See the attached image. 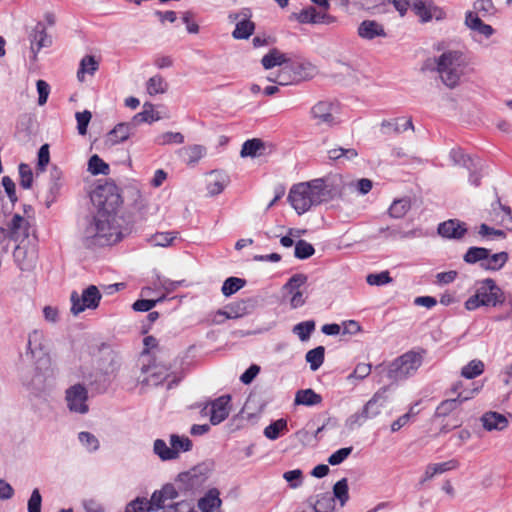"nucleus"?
Returning a JSON list of instances; mask_svg holds the SVG:
<instances>
[{
  "mask_svg": "<svg viewBox=\"0 0 512 512\" xmlns=\"http://www.w3.org/2000/svg\"><path fill=\"white\" fill-rule=\"evenodd\" d=\"M96 213L85 219L82 242L86 248L110 246L122 238L116 217L122 204L118 187L114 183L99 185L90 195Z\"/></svg>",
  "mask_w": 512,
  "mask_h": 512,
  "instance_id": "1",
  "label": "nucleus"
},
{
  "mask_svg": "<svg viewBox=\"0 0 512 512\" xmlns=\"http://www.w3.org/2000/svg\"><path fill=\"white\" fill-rule=\"evenodd\" d=\"M430 62L431 59L427 60L423 69L436 71L442 83L449 89H454L460 84L468 66L465 54L459 50L444 51L433 59V65Z\"/></svg>",
  "mask_w": 512,
  "mask_h": 512,
  "instance_id": "2",
  "label": "nucleus"
},
{
  "mask_svg": "<svg viewBox=\"0 0 512 512\" xmlns=\"http://www.w3.org/2000/svg\"><path fill=\"white\" fill-rule=\"evenodd\" d=\"M329 198L330 192L322 178L294 185L288 195L290 204L299 215L308 211L313 205H318Z\"/></svg>",
  "mask_w": 512,
  "mask_h": 512,
  "instance_id": "3",
  "label": "nucleus"
},
{
  "mask_svg": "<svg viewBox=\"0 0 512 512\" xmlns=\"http://www.w3.org/2000/svg\"><path fill=\"white\" fill-rule=\"evenodd\" d=\"M423 357L415 351H408L394 359L387 367L379 365L376 370L386 372V376L392 382L405 380L412 376L421 366Z\"/></svg>",
  "mask_w": 512,
  "mask_h": 512,
  "instance_id": "4",
  "label": "nucleus"
},
{
  "mask_svg": "<svg viewBox=\"0 0 512 512\" xmlns=\"http://www.w3.org/2000/svg\"><path fill=\"white\" fill-rule=\"evenodd\" d=\"M208 468L205 464H200L189 471L182 472L176 479L178 489L184 495H194L200 491L208 479Z\"/></svg>",
  "mask_w": 512,
  "mask_h": 512,
  "instance_id": "5",
  "label": "nucleus"
},
{
  "mask_svg": "<svg viewBox=\"0 0 512 512\" xmlns=\"http://www.w3.org/2000/svg\"><path fill=\"white\" fill-rule=\"evenodd\" d=\"M102 296L99 289L95 285H90L79 295L73 291L70 296L71 312L78 315L86 309H96L99 306Z\"/></svg>",
  "mask_w": 512,
  "mask_h": 512,
  "instance_id": "6",
  "label": "nucleus"
},
{
  "mask_svg": "<svg viewBox=\"0 0 512 512\" xmlns=\"http://www.w3.org/2000/svg\"><path fill=\"white\" fill-rule=\"evenodd\" d=\"M310 114L316 125L332 127L339 122V105L333 101H319L311 108Z\"/></svg>",
  "mask_w": 512,
  "mask_h": 512,
  "instance_id": "7",
  "label": "nucleus"
},
{
  "mask_svg": "<svg viewBox=\"0 0 512 512\" xmlns=\"http://www.w3.org/2000/svg\"><path fill=\"white\" fill-rule=\"evenodd\" d=\"M476 294L484 306L496 307L505 301L504 292L491 278L478 282Z\"/></svg>",
  "mask_w": 512,
  "mask_h": 512,
  "instance_id": "8",
  "label": "nucleus"
},
{
  "mask_svg": "<svg viewBox=\"0 0 512 512\" xmlns=\"http://www.w3.org/2000/svg\"><path fill=\"white\" fill-rule=\"evenodd\" d=\"M65 400L70 412L86 414L89 411L87 404L88 391L86 387L80 383L70 386L65 391Z\"/></svg>",
  "mask_w": 512,
  "mask_h": 512,
  "instance_id": "9",
  "label": "nucleus"
},
{
  "mask_svg": "<svg viewBox=\"0 0 512 512\" xmlns=\"http://www.w3.org/2000/svg\"><path fill=\"white\" fill-rule=\"evenodd\" d=\"M231 401L230 395H222L210 403V422L212 425H218L223 422L230 412L229 403ZM209 404H206L202 409V413L207 414Z\"/></svg>",
  "mask_w": 512,
  "mask_h": 512,
  "instance_id": "10",
  "label": "nucleus"
},
{
  "mask_svg": "<svg viewBox=\"0 0 512 512\" xmlns=\"http://www.w3.org/2000/svg\"><path fill=\"white\" fill-rule=\"evenodd\" d=\"M169 370L170 367L166 365H159L156 363L148 366L144 365L141 368V371L147 376L143 379H139V382L142 386H159L168 378Z\"/></svg>",
  "mask_w": 512,
  "mask_h": 512,
  "instance_id": "11",
  "label": "nucleus"
},
{
  "mask_svg": "<svg viewBox=\"0 0 512 512\" xmlns=\"http://www.w3.org/2000/svg\"><path fill=\"white\" fill-rule=\"evenodd\" d=\"M412 10L422 22H428L433 18L441 20L445 15L443 10L431 0H413Z\"/></svg>",
  "mask_w": 512,
  "mask_h": 512,
  "instance_id": "12",
  "label": "nucleus"
},
{
  "mask_svg": "<svg viewBox=\"0 0 512 512\" xmlns=\"http://www.w3.org/2000/svg\"><path fill=\"white\" fill-rule=\"evenodd\" d=\"M251 15V10L249 8H243L239 14L229 16L234 20H237L240 16L242 17V19L236 24L232 33V36L235 39H248L253 34L255 25L249 20Z\"/></svg>",
  "mask_w": 512,
  "mask_h": 512,
  "instance_id": "13",
  "label": "nucleus"
},
{
  "mask_svg": "<svg viewBox=\"0 0 512 512\" xmlns=\"http://www.w3.org/2000/svg\"><path fill=\"white\" fill-rule=\"evenodd\" d=\"M467 227L464 222L458 219H449L438 225V234L446 239L460 240L467 233Z\"/></svg>",
  "mask_w": 512,
  "mask_h": 512,
  "instance_id": "14",
  "label": "nucleus"
},
{
  "mask_svg": "<svg viewBox=\"0 0 512 512\" xmlns=\"http://www.w3.org/2000/svg\"><path fill=\"white\" fill-rule=\"evenodd\" d=\"M288 66L295 82H301L313 78L317 74V68L306 60L289 59Z\"/></svg>",
  "mask_w": 512,
  "mask_h": 512,
  "instance_id": "15",
  "label": "nucleus"
},
{
  "mask_svg": "<svg viewBox=\"0 0 512 512\" xmlns=\"http://www.w3.org/2000/svg\"><path fill=\"white\" fill-rule=\"evenodd\" d=\"M31 42V52L33 54L32 59L36 60L38 51L43 47L51 45L52 40L46 32V28L43 23L38 22L29 36Z\"/></svg>",
  "mask_w": 512,
  "mask_h": 512,
  "instance_id": "16",
  "label": "nucleus"
},
{
  "mask_svg": "<svg viewBox=\"0 0 512 512\" xmlns=\"http://www.w3.org/2000/svg\"><path fill=\"white\" fill-rule=\"evenodd\" d=\"M359 37L365 40H373L376 37H386L387 34L382 24L375 20L362 21L357 29Z\"/></svg>",
  "mask_w": 512,
  "mask_h": 512,
  "instance_id": "17",
  "label": "nucleus"
},
{
  "mask_svg": "<svg viewBox=\"0 0 512 512\" xmlns=\"http://www.w3.org/2000/svg\"><path fill=\"white\" fill-rule=\"evenodd\" d=\"M387 387L378 390L373 397L363 406L364 414L369 419L378 416L381 413V409L387 403Z\"/></svg>",
  "mask_w": 512,
  "mask_h": 512,
  "instance_id": "18",
  "label": "nucleus"
},
{
  "mask_svg": "<svg viewBox=\"0 0 512 512\" xmlns=\"http://www.w3.org/2000/svg\"><path fill=\"white\" fill-rule=\"evenodd\" d=\"M379 233L384 234L386 239H409L422 237L424 234L420 228H414L408 231L402 229L400 225L391 227H382L379 229Z\"/></svg>",
  "mask_w": 512,
  "mask_h": 512,
  "instance_id": "19",
  "label": "nucleus"
},
{
  "mask_svg": "<svg viewBox=\"0 0 512 512\" xmlns=\"http://www.w3.org/2000/svg\"><path fill=\"white\" fill-rule=\"evenodd\" d=\"M132 122H122L117 124L107 136V141L111 143V145H116L126 141L130 135L133 133Z\"/></svg>",
  "mask_w": 512,
  "mask_h": 512,
  "instance_id": "20",
  "label": "nucleus"
},
{
  "mask_svg": "<svg viewBox=\"0 0 512 512\" xmlns=\"http://www.w3.org/2000/svg\"><path fill=\"white\" fill-rule=\"evenodd\" d=\"M465 25L472 31H475L485 38L493 35L494 29L491 25L485 24L475 13L466 12Z\"/></svg>",
  "mask_w": 512,
  "mask_h": 512,
  "instance_id": "21",
  "label": "nucleus"
},
{
  "mask_svg": "<svg viewBox=\"0 0 512 512\" xmlns=\"http://www.w3.org/2000/svg\"><path fill=\"white\" fill-rule=\"evenodd\" d=\"M217 488L209 489L208 492L198 500V507L202 512H213L222 504Z\"/></svg>",
  "mask_w": 512,
  "mask_h": 512,
  "instance_id": "22",
  "label": "nucleus"
},
{
  "mask_svg": "<svg viewBox=\"0 0 512 512\" xmlns=\"http://www.w3.org/2000/svg\"><path fill=\"white\" fill-rule=\"evenodd\" d=\"M483 427L488 430H503L508 426L507 418L498 412H487L481 418Z\"/></svg>",
  "mask_w": 512,
  "mask_h": 512,
  "instance_id": "23",
  "label": "nucleus"
},
{
  "mask_svg": "<svg viewBox=\"0 0 512 512\" xmlns=\"http://www.w3.org/2000/svg\"><path fill=\"white\" fill-rule=\"evenodd\" d=\"M160 120L159 113L154 110V105L150 102H145L143 105V110L131 119L133 128H136L138 125L142 123H152L154 121Z\"/></svg>",
  "mask_w": 512,
  "mask_h": 512,
  "instance_id": "24",
  "label": "nucleus"
},
{
  "mask_svg": "<svg viewBox=\"0 0 512 512\" xmlns=\"http://www.w3.org/2000/svg\"><path fill=\"white\" fill-rule=\"evenodd\" d=\"M62 187V171L56 166L50 170L49 192L46 199L47 207H49L57 198Z\"/></svg>",
  "mask_w": 512,
  "mask_h": 512,
  "instance_id": "25",
  "label": "nucleus"
},
{
  "mask_svg": "<svg viewBox=\"0 0 512 512\" xmlns=\"http://www.w3.org/2000/svg\"><path fill=\"white\" fill-rule=\"evenodd\" d=\"M289 58L285 53L280 52L277 48L271 49L266 55H264L261 59V64L264 69L269 70L276 66H285L288 64Z\"/></svg>",
  "mask_w": 512,
  "mask_h": 512,
  "instance_id": "26",
  "label": "nucleus"
},
{
  "mask_svg": "<svg viewBox=\"0 0 512 512\" xmlns=\"http://www.w3.org/2000/svg\"><path fill=\"white\" fill-rule=\"evenodd\" d=\"M449 157L455 165H461L467 170L480 167V160L471 158L461 148H453L449 153Z\"/></svg>",
  "mask_w": 512,
  "mask_h": 512,
  "instance_id": "27",
  "label": "nucleus"
},
{
  "mask_svg": "<svg viewBox=\"0 0 512 512\" xmlns=\"http://www.w3.org/2000/svg\"><path fill=\"white\" fill-rule=\"evenodd\" d=\"M322 396L316 393L313 389H301L295 394L294 404L304 406H315L322 402Z\"/></svg>",
  "mask_w": 512,
  "mask_h": 512,
  "instance_id": "28",
  "label": "nucleus"
},
{
  "mask_svg": "<svg viewBox=\"0 0 512 512\" xmlns=\"http://www.w3.org/2000/svg\"><path fill=\"white\" fill-rule=\"evenodd\" d=\"M401 118L383 120L381 122V131L383 134H400L408 129L414 130V125L411 118H408L404 124H399Z\"/></svg>",
  "mask_w": 512,
  "mask_h": 512,
  "instance_id": "29",
  "label": "nucleus"
},
{
  "mask_svg": "<svg viewBox=\"0 0 512 512\" xmlns=\"http://www.w3.org/2000/svg\"><path fill=\"white\" fill-rule=\"evenodd\" d=\"M458 467V462L456 460H449L442 463L437 464H429L426 467L424 477L421 479L420 484H423L427 480L432 479L437 474H442L446 471L453 470Z\"/></svg>",
  "mask_w": 512,
  "mask_h": 512,
  "instance_id": "30",
  "label": "nucleus"
},
{
  "mask_svg": "<svg viewBox=\"0 0 512 512\" xmlns=\"http://www.w3.org/2000/svg\"><path fill=\"white\" fill-rule=\"evenodd\" d=\"M265 144L261 139L253 138L245 141L240 151L241 157H260L264 154Z\"/></svg>",
  "mask_w": 512,
  "mask_h": 512,
  "instance_id": "31",
  "label": "nucleus"
},
{
  "mask_svg": "<svg viewBox=\"0 0 512 512\" xmlns=\"http://www.w3.org/2000/svg\"><path fill=\"white\" fill-rule=\"evenodd\" d=\"M211 176L213 179L208 183L207 190L211 196H215L225 189L230 179L226 173L220 171H212Z\"/></svg>",
  "mask_w": 512,
  "mask_h": 512,
  "instance_id": "32",
  "label": "nucleus"
},
{
  "mask_svg": "<svg viewBox=\"0 0 512 512\" xmlns=\"http://www.w3.org/2000/svg\"><path fill=\"white\" fill-rule=\"evenodd\" d=\"M30 224L21 215L15 214L12 217L10 230L11 237L18 240L20 237L27 238L29 236Z\"/></svg>",
  "mask_w": 512,
  "mask_h": 512,
  "instance_id": "33",
  "label": "nucleus"
},
{
  "mask_svg": "<svg viewBox=\"0 0 512 512\" xmlns=\"http://www.w3.org/2000/svg\"><path fill=\"white\" fill-rule=\"evenodd\" d=\"M509 259L508 253L505 251L491 254L488 250V255L485 263L482 264V269L486 271H499L507 263Z\"/></svg>",
  "mask_w": 512,
  "mask_h": 512,
  "instance_id": "34",
  "label": "nucleus"
},
{
  "mask_svg": "<svg viewBox=\"0 0 512 512\" xmlns=\"http://www.w3.org/2000/svg\"><path fill=\"white\" fill-rule=\"evenodd\" d=\"M468 400L466 395H461L460 398L443 400L435 410V417H446L452 413L458 406Z\"/></svg>",
  "mask_w": 512,
  "mask_h": 512,
  "instance_id": "35",
  "label": "nucleus"
},
{
  "mask_svg": "<svg viewBox=\"0 0 512 512\" xmlns=\"http://www.w3.org/2000/svg\"><path fill=\"white\" fill-rule=\"evenodd\" d=\"M488 250L489 249L484 248V247H476V246L470 247L464 254L463 260L467 264L478 263L479 266L482 268V264L485 263V260L487 258Z\"/></svg>",
  "mask_w": 512,
  "mask_h": 512,
  "instance_id": "36",
  "label": "nucleus"
},
{
  "mask_svg": "<svg viewBox=\"0 0 512 512\" xmlns=\"http://www.w3.org/2000/svg\"><path fill=\"white\" fill-rule=\"evenodd\" d=\"M153 451L162 461L177 459L176 451L173 450L171 445L169 447L162 439H156L154 441Z\"/></svg>",
  "mask_w": 512,
  "mask_h": 512,
  "instance_id": "37",
  "label": "nucleus"
},
{
  "mask_svg": "<svg viewBox=\"0 0 512 512\" xmlns=\"http://www.w3.org/2000/svg\"><path fill=\"white\" fill-rule=\"evenodd\" d=\"M319 12L315 6L310 5L292 16L301 24H317Z\"/></svg>",
  "mask_w": 512,
  "mask_h": 512,
  "instance_id": "38",
  "label": "nucleus"
},
{
  "mask_svg": "<svg viewBox=\"0 0 512 512\" xmlns=\"http://www.w3.org/2000/svg\"><path fill=\"white\" fill-rule=\"evenodd\" d=\"M411 208V202L409 198L396 199L390 205L388 213L392 218H402Z\"/></svg>",
  "mask_w": 512,
  "mask_h": 512,
  "instance_id": "39",
  "label": "nucleus"
},
{
  "mask_svg": "<svg viewBox=\"0 0 512 512\" xmlns=\"http://www.w3.org/2000/svg\"><path fill=\"white\" fill-rule=\"evenodd\" d=\"M324 357V346H317L316 348L309 350L305 355V359L310 364V369L312 371H316L320 368L324 362Z\"/></svg>",
  "mask_w": 512,
  "mask_h": 512,
  "instance_id": "40",
  "label": "nucleus"
},
{
  "mask_svg": "<svg viewBox=\"0 0 512 512\" xmlns=\"http://www.w3.org/2000/svg\"><path fill=\"white\" fill-rule=\"evenodd\" d=\"M285 431H287V421L284 418L278 419L270 423L264 429V435L269 440L278 439Z\"/></svg>",
  "mask_w": 512,
  "mask_h": 512,
  "instance_id": "41",
  "label": "nucleus"
},
{
  "mask_svg": "<svg viewBox=\"0 0 512 512\" xmlns=\"http://www.w3.org/2000/svg\"><path fill=\"white\" fill-rule=\"evenodd\" d=\"M248 313V306L245 301L233 303L227 307L225 311H219V315L225 316L227 319H237Z\"/></svg>",
  "mask_w": 512,
  "mask_h": 512,
  "instance_id": "42",
  "label": "nucleus"
},
{
  "mask_svg": "<svg viewBox=\"0 0 512 512\" xmlns=\"http://www.w3.org/2000/svg\"><path fill=\"white\" fill-rule=\"evenodd\" d=\"M99 64L94 56L86 55L80 62V67L77 72V77L80 81H83V75L88 73L93 75L98 70Z\"/></svg>",
  "mask_w": 512,
  "mask_h": 512,
  "instance_id": "43",
  "label": "nucleus"
},
{
  "mask_svg": "<svg viewBox=\"0 0 512 512\" xmlns=\"http://www.w3.org/2000/svg\"><path fill=\"white\" fill-rule=\"evenodd\" d=\"M470 12L475 13L480 18H485L494 15L496 8L492 0H476L473 4V11Z\"/></svg>",
  "mask_w": 512,
  "mask_h": 512,
  "instance_id": "44",
  "label": "nucleus"
},
{
  "mask_svg": "<svg viewBox=\"0 0 512 512\" xmlns=\"http://www.w3.org/2000/svg\"><path fill=\"white\" fill-rule=\"evenodd\" d=\"M170 445L176 451L177 458L180 452H188L192 449V441L187 436H179L177 434L170 435Z\"/></svg>",
  "mask_w": 512,
  "mask_h": 512,
  "instance_id": "45",
  "label": "nucleus"
},
{
  "mask_svg": "<svg viewBox=\"0 0 512 512\" xmlns=\"http://www.w3.org/2000/svg\"><path fill=\"white\" fill-rule=\"evenodd\" d=\"M246 284V280L238 277H228L221 288L224 296L229 297L243 288Z\"/></svg>",
  "mask_w": 512,
  "mask_h": 512,
  "instance_id": "46",
  "label": "nucleus"
},
{
  "mask_svg": "<svg viewBox=\"0 0 512 512\" xmlns=\"http://www.w3.org/2000/svg\"><path fill=\"white\" fill-rule=\"evenodd\" d=\"M334 510V498L329 494H322L320 498L311 504V512H332Z\"/></svg>",
  "mask_w": 512,
  "mask_h": 512,
  "instance_id": "47",
  "label": "nucleus"
},
{
  "mask_svg": "<svg viewBox=\"0 0 512 512\" xmlns=\"http://www.w3.org/2000/svg\"><path fill=\"white\" fill-rule=\"evenodd\" d=\"M88 171L92 175H108L110 168L98 155H93L88 161Z\"/></svg>",
  "mask_w": 512,
  "mask_h": 512,
  "instance_id": "48",
  "label": "nucleus"
},
{
  "mask_svg": "<svg viewBox=\"0 0 512 512\" xmlns=\"http://www.w3.org/2000/svg\"><path fill=\"white\" fill-rule=\"evenodd\" d=\"M484 371V363L480 360L474 359L465 365L461 370V375L466 379H473Z\"/></svg>",
  "mask_w": 512,
  "mask_h": 512,
  "instance_id": "49",
  "label": "nucleus"
},
{
  "mask_svg": "<svg viewBox=\"0 0 512 512\" xmlns=\"http://www.w3.org/2000/svg\"><path fill=\"white\" fill-rule=\"evenodd\" d=\"M315 322L313 320H307L296 324L293 327V332L299 337L301 341H307L312 332L315 330Z\"/></svg>",
  "mask_w": 512,
  "mask_h": 512,
  "instance_id": "50",
  "label": "nucleus"
},
{
  "mask_svg": "<svg viewBox=\"0 0 512 512\" xmlns=\"http://www.w3.org/2000/svg\"><path fill=\"white\" fill-rule=\"evenodd\" d=\"M315 253L313 245L306 240H298L295 243L294 256L300 260L310 258Z\"/></svg>",
  "mask_w": 512,
  "mask_h": 512,
  "instance_id": "51",
  "label": "nucleus"
},
{
  "mask_svg": "<svg viewBox=\"0 0 512 512\" xmlns=\"http://www.w3.org/2000/svg\"><path fill=\"white\" fill-rule=\"evenodd\" d=\"M307 279V276L303 273L294 274L283 286V290L286 291L288 294L301 291L300 288L307 282Z\"/></svg>",
  "mask_w": 512,
  "mask_h": 512,
  "instance_id": "52",
  "label": "nucleus"
},
{
  "mask_svg": "<svg viewBox=\"0 0 512 512\" xmlns=\"http://www.w3.org/2000/svg\"><path fill=\"white\" fill-rule=\"evenodd\" d=\"M334 499H338L340 501L341 506L345 505V503L349 499L348 494V481L346 478H342L337 481L333 486V496Z\"/></svg>",
  "mask_w": 512,
  "mask_h": 512,
  "instance_id": "53",
  "label": "nucleus"
},
{
  "mask_svg": "<svg viewBox=\"0 0 512 512\" xmlns=\"http://www.w3.org/2000/svg\"><path fill=\"white\" fill-rule=\"evenodd\" d=\"M167 90V83L160 75L151 77L147 82V92L150 95L162 94Z\"/></svg>",
  "mask_w": 512,
  "mask_h": 512,
  "instance_id": "54",
  "label": "nucleus"
},
{
  "mask_svg": "<svg viewBox=\"0 0 512 512\" xmlns=\"http://www.w3.org/2000/svg\"><path fill=\"white\" fill-rule=\"evenodd\" d=\"M176 236L171 232H158L152 235L148 242L151 246L167 247L172 244Z\"/></svg>",
  "mask_w": 512,
  "mask_h": 512,
  "instance_id": "55",
  "label": "nucleus"
},
{
  "mask_svg": "<svg viewBox=\"0 0 512 512\" xmlns=\"http://www.w3.org/2000/svg\"><path fill=\"white\" fill-rule=\"evenodd\" d=\"M78 439L80 443L87 449L89 452H95L99 449V440L96 436L90 432L82 431L78 434Z\"/></svg>",
  "mask_w": 512,
  "mask_h": 512,
  "instance_id": "56",
  "label": "nucleus"
},
{
  "mask_svg": "<svg viewBox=\"0 0 512 512\" xmlns=\"http://www.w3.org/2000/svg\"><path fill=\"white\" fill-rule=\"evenodd\" d=\"M20 186L23 189H30L33 183V172L31 167L26 163H20L19 167Z\"/></svg>",
  "mask_w": 512,
  "mask_h": 512,
  "instance_id": "57",
  "label": "nucleus"
},
{
  "mask_svg": "<svg viewBox=\"0 0 512 512\" xmlns=\"http://www.w3.org/2000/svg\"><path fill=\"white\" fill-rule=\"evenodd\" d=\"M143 500L147 503V508L149 507V511L165 509L168 508L167 506H169V504H166V500L160 490L154 491L150 500L146 498H143Z\"/></svg>",
  "mask_w": 512,
  "mask_h": 512,
  "instance_id": "58",
  "label": "nucleus"
},
{
  "mask_svg": "<svg viewBox=\"0 0 512 512\" xmlns=\"http://www.w3.org/2000/svg\"><path fill=\"white\" fill-rule=\"evenodd\" d=\"M366 281L371 286H382L392 282V278L388 271H383L381 273L368 274Z\"/></svg>",
  "mask_w": 512,
  "mask_h": 512,
  "instance_id": "59",
  "label": "nucleus"
},
{
  "mask_svg": "<svg viewBox=\"0 0 512 512\" xmlns=\"http://www.w3.org/2000/svg\"><path fill=\"white\" fill-rule=\"evenodd\" d=\"M156 142L159 145L171 143L182 144L184 142V136L179 132H165L157 137Z\"/></svg>",
  "mask_w": 512,
  "mask_h": 512,
  "instance_id": "60",
  "label": "nucleus"
},
{
  "mask_svg": "<svg viewBox=\"0 0 512 512\" xmlns=\"http://www.w3.org/2000/svg\"><path fill=\"white\" fill-rule=\"evenodd\" d=\"M352 451H353V447H351V446L341 448L329 456L328 463L332 466L339 465L349 457V455L352 453Z\"/></svg>",
  "mask_w": 512,
  "mask_h": 512,
  "instance_id": "61",
  "label": "nucleus"
},
{
  "mask_svg": "<svg viewBox=\"0 0 512 512\" xmlns=\"http://www.w3.org/2000/svg\"><path fill=\"white\" fill-rule=\"evenodd\" d=\"M77 120V130L80 135H85L87 133V127L92 118V114L88 110H84L83 112H77L76 115Z\"/></svg>",
  "mask_w": 512,
  "mask_h": 512,
  "instance_id": "62",
  "label": "nucleus"
},
{
  "mask_svg": "<svg viewBox=\"0 0 512 512\" xmlns=\"http://www.w3.org/2000/svg\"><path fill=\"white\" fill-rule=\"evenodd\" d=\"M163 299L164 297L158 299H139L133 303L132 308L135 311L147 312L154 308L157 303L162 302Z\"/></svg>",
  "mask_w": 512,
  "mask_h": 512,
  "instance_id": "63",
  "label": "nucleus"
},
{
  "mask_svg": "<svg viewBox=\"0 0 512 512\" xmlns=\"http://www.w3.org/2000/svg\"><path fill=\"white\" fill-rule=\"evenodd\" d=\"M42 496L39 489L35 488L28 500V512H41Z\"/></svg>",
  "mask_w": 512,
  "mask_h": 512,
  "instance_id": "64",
  "label": "nucleus"
}]
</instances>
